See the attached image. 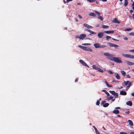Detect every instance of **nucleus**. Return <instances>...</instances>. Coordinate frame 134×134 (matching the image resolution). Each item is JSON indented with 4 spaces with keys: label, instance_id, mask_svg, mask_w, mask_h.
Instances as JSON below:
<instances>
[{
    "label": "nucleus",
    "instance_id": "obj_1",
    "mask_svg": "<svg viewBox=\"0 0 134 134\" xmlns=\"http://www.w3.org/2000/svg\"><path fill=\"white\" fill-rule=\"evenodd\" d=\"M104 55L108 56L106 58L108 59L111 61H114L118 63H122V61L121 60L120 58L119 57H113V55L112 54H110L109 53L107 52L104 53Z\"/></svg>",
    "mask_w": 134,
    "mask_h": 134
},
{
    "label": "nucleus",
    "instance_id": "obj_2",
    "mask_svg": "<svg viewBox=\"0 0 134 134\" xmlns=\"http://www.w3.org/2000/svg\"><path fill=\"white\" fill-rule=\"evenodd\" d=\"M78 47L84 50L88 51L90 52H92V50L90 48L80 45H79Z\"/></svg>",
    "mask_w": 134,
    "mask_h": 134
},
{
    "label": "nucleus",
    "instance_id": "obj_3",
    "mask_svg": "<svg viewBox=\"0 0 134 134\" xmlns=\"http://www.w3.org/2000/svg\"><path fill=\"white\" fill-rule=\"evenodd\" d=\"M122 55L123 57L126 58L134 59V55L129 54H122Z\"/></svg>",
    "mask_w": 134,
    "mask_h": 134
},
{
    "label": "nucleus",
    "instance_id": "obj_4",
    "mask_svg": "<svg viewBox=\"0 0 134 134\" xmlns=\"http://www.w3.org/2000/svg\"><path fill=\"white\" fill-rule=\"evenodd\" d=\"M92 67L94 69L97 70L99 72H103V71L102 70L100 69V68L97 67L95 65H93Z\"/></svg>",
    "mask_w": 134,
    "mask_h": 134
},
{
    "label": "nucleus",
    "instance_id": "obj_5",
    "mask_svg": "<svg viewBox=\"0 0 134 134\" xmlns=\"http://www.w3.org/2000/svg\"><path fill=\"white\" fill-rule=\"evenodd\" d=\"M109 92L110 93L113 95L115 96V98H117L118 97V93H116L115 91H109Z\"/></svg>",
    "mask_w": 134,
    "mask_h": 134
},
{
    "label": "nucleus",
    "instance_id": "obj_6",
    "mask_svg": "<svg viewBox=\"0 0 134 134\" xmlns=\"http://www.w3.org/2000/svg\"><path fill=\"white\" fill-rule=\"evenodd\" d=\"M80 62L81 63V64L85 66H86L89 67L87 65V64L82 60H80Z\"/></svg>",
    "mask_w": 134,
    "mask_h": 134
},
{
    "label": "nucleus",
    "instance_id": "obj_7",
    "mask_svg": "<svg viewBox=\"0 0 134 134\" xmlns=\"http://www.w3.org/2000/svg\"><path fill=\"white\" fill-rule=\"evenodd\" d=\"M104 33L103 32H99L98 33V36L99 38H101L104 36Z\"/></svg>",
    "mask_w": 134,
    "mask_h": 134
},
{
    "label": "nucleus",
    "instance_id": "obj_8",
    "mask_svg": "<svg viewBox=\"0 0 134 134\" xmlns=\"http://www.w3.org/2000/svg\"><path fill=\"white\" fill-rule=\"evenodd\" d=\"M108 44L111 47H115L116 48V47H118V45H116V44H114L113 43H109V42L108 43Z\"/></svg>",
    "mask_w": 134,
    "mask_h": 134
},
{
    "label": "nucleus",
    "instance_id": "obj_9",
    "mask_svg": "<svg viewBox=\"0 0 134 134\" xmlns=\"http://www.w3.org/2000/svg\"><path fill=\"white\" fill-rule=\"evenodd\" d=\"M86 36L85 34H82L80 35V39L81 40H83Z\"/></svg>",
    "mask_w": 134,
    "mask_h": 134
},
{
    "label": "nucleus",
    "instance_id": "obj_10",
    "mask_svg": "<svg viewBox=\"0 0 134 134\" xmlns=\"http://www.w3.org/2000/svg\"><path fill=\"white\" fill-rule=\"evenodd\" d=\"M83 26L85 27H87V28H92V27L90 26L87 24H83Z\"/></svg>",
    "mask_w": 134,
    "mask_h": 134
},
{
    "label": "nucleus",
    "instance_id": "obj_11",
    "mask_svg": "<svg viewBox=\"0 0 134 134\" xmlns=\"http://www.w3.org/2000/svg\"><path fill=\"white\" fill-rule=\"evenodd\" d=\"M100 44L99 43H95L93 45L96 48H99Z\"/></svg>",
    "mask_w": 134,
    "mask_h": 134
},
{
    "label": "nucleus",
    "instance_id": "obj_12",
    "mask_svg": "<svg viewBox=\"0 0 134 134\" xmlns=\"http://www.w3.org/2000/svg\"><path fill=\"white\" fill-rule=\"evenodd\" d=\"M104 33H106L107 34H112L114 32V31L113 30L112 31H104Z\"/></svg>",
    "mask_w": 134,
    "mask_h": 134
},
{
    "label": "nucleus",
    "instance_id": "obj_13",
    "mask_svg": "<svg viewBox=\"0 0 134 134\" xmlns=\"http://www.w3.org/2000/svg\"><path fill=\"white\" fill-rule=\"evenodd\" d=\"M120 94L122 95H126L127 94V93L125 91H121L120 92Z\"/></svg>",
    "mask_w": 134,
    "mask_h": 134
},
{
    "label": "nucleus",
    "instance_id": "obj_14",
    "mask_svg": "<svg viewBox=\"0 0 134 134\" xmlns=\"http://www.w3.org/2000/svg\"><path fill=\"white\" fill-rule=\"evenodd\" d=\"M104 82L107 87H113V86L112 85H110L108 83L106 80H105Z\"/></svg>",
    "mask_w": 134,
    "mask_h": 134
},
{
    "label": "nucleus",
    "instance_id": "obj_15",
    "mask_svg": "<svg viewBox=\"0 0 134 134\" xmlns=\"http://www.w3.org/2000/svg\"><path fill=\"white\" fill-rule=\"evenodd\" d=\"M86 30L91 33V34H90V35H91V34H96V32L94 31H93L90 30H89L88 29H86Z\"/></svg>",
    "mask_w": 134,
    "mask_h": 134
},
{
    "label": "nucleus",
    "instance_id": "obj_16",
    "mask_svg": "<svg viewBox=\"0 0 134 134\" xmlns=\"http://www.w3.org/2000/svg\"><path fill=\"white\" fill-rule=\"evenodd\" d=\"M126 62L127 63V64L128 65H134V63H133L132 62H130L129 61H126Z\"/></svg>",
    "mask_w": 134,
    "mask_h": 134
},
{
    "label": "nucleus",
    "instance_id": "obj_17",
    "mask_svg": "<svg viewBox=\"0 0 134 134\" xmlns=\"http://www.w3.org/2000/svg\"><path fill=\"white\" fill-rule=\"evenodd\" d=\"M93 127L94 128L97 134H100L99 131H98L97 129L96 128V127L94 126H93Z\"/></svg>",
    "mask_w": 134,
    "mask_h": 134
},
{
    "label": "nucleus",
    "instance_id": "obj_18",
    "mask_svg": "<svg viewBox=\"0 0 134 134\" xmlns=\"http://www.w3.org/2000/svg\"><path fill=\"white\" fill-rule=\"evenodd\" d=\"M89 15L90 16L95 17L96 16V15L93 13L91 12L89 13Z\"/></svg>",
    "mask_w": 134,
    "mask_h": 134
},
{
    "label": "nucleus",
    "instance_id": "obj_19",
    "mask_svg": "<svg viewBox=\"0 0 134 134\" xmlns=\"http://www.w3.org/2000/svg\"><path fill=\"white\" fill-rule=\"evenodd\" d=\"M113 22L114 23H116L118 24L120 23V22L118 21L116 18H115L113 21Z\"/></svg>",
    "mask_w": 134,
    "mask_h": 134
},
{
    "label": "nucleus",
    "instance_id": "obj_20",
    "mask_svg": "<svg viewBox=\"0 0 134 134\" xmlns=\"http://www.w3.org/2000/svg\"><path fill=\"white\" fill-rule=\"evenodd\" d=\"M126 104L130 106H131L132 105V103L131 101H128L126 102Z\"/></svg>",
    "mask_w": 134,
    "mask_h": 134
},
{
    "label": "nucleus",
    "instance_id": "obj_21",
    "mask_svg": "<svg viewBox=\"0 0 134 134\" xmlns=\"http://www.w3.org/2000/svg\"><path fill=\"white\" fill-rule=\"evenodd\" d=\"M113 113L115 114H118L119 113V111L118 110H113Z\"/></svg>",
    "mask_w": 134,
    "mask_h": 134
},
{
    "label": "nucleus",
    "instance_id": "obj_22",
    "mask_svg": "<svg viewBox=\"0 0 134 134\" xmlns=\"http://www.w3.org/2000/svg\"><path fill=\"white\" fill-rule=\"evenodd\" d=\"M128 122L131 126H133V123L131 120H128Z\"/></svg>",
    "mask_w": 134,
    "mask_h": 134
},
{
    "label": "nucleus",
    "instance_id": "obj_23",
    "mask_svg": "<svg viewBox=\"0 0 134 134\" xmlns=\"http://www.w3.org/2000/svg\"><path fill=\"white\" fill-rule=\"evenodd\" d=\"M102 91L104 92L107 94V96H110L109 94L106 90H102Z\"/></svg>",
    "mask_w": 134,
    "mask_h": 134
},
{
    "label": "nucleus",
    "instance_id": "obj_24",
    "mask_svg": "<svg viewBox=\"0 0 134 134\" xmlns=\"http://www.w3.org/2000/svg\"><path fill=\"white\" fill-rule=\"evenodd\" d=\"M121 73L122 75L124 76H125L126 73L124 71H121Z\"/></svg>",
    "mask_w": 134,
    "mask_h": 134
},
{
    "label": "nucleus",
    "instance_id": "obj_25",
    "mask_svg": "<svg viewBox=\"0 0 134 134\" xmlns=\"http://www.w3.org/2000/svg\"><path fill=\"white\" fill-rule=\"evenodd\" d=\"M109 104L108 103H106L103 105V107H108L109 105Z\"/></svg>",
    "mask_w": 134,
    "mask_h": 134
},
{
    "label": "nucleus",
    "instance_id": "obj_26",
    "mask_svg": "<svg viewBox=\"0 0 134 134\" xmlns=\"http://www.w3.org/2000/svg\"><path fill=\"white\" fill-rule=\"evenodd\" d=\"M129 82V81H124L123 83L125 84V85H127Z\"/></svg>",
    "mask_w": 134,
    "mask_h": 134
},
{
    "label": "nucleus",
    "instance_id": "obj_27",
    "mask_svg": "<svg viewBox=\"0 0 134 134\" xmlns=\"http://www.w3.org/2000/svg\"><path fill=\"white\" fill-rule=\"evenodd\" d=\"M115 77L118 79H119L120 78V76L118 74H117L115 76Z\"/></svg>",
    "mask_w": 134,
    "mask_h": 134
},
{
    "label": "nucleus",
    "instance_id": "obj_28",
    "mask_svg": "<svg viewBox=\"0 0 134 134\" xmlns=\"http://www.w3.org/2000/svg\"><path fill=\"white\" fill-rule=\"evenodd\" d=\"M102 27L103 28L106 29L108 28L109 26L107 25H103L102 26Z\"/></svg>",
    "mask_w": 134,
    "mask_h": 134
},
{
    "label": "nucleus",
    "instance_id": "obj_29",
    "mask_svg": "<svg viewBox=\"0 0 134 134\" xmlns=\"http://www.w3.org/2000/svg\"><path fill=\"white\" fill-rule=\"evenodd\" d=\"M106 47V45H101L100 44V46H99V48H104L105 47Z\"/></svg>",
    "mask_w": 134,
    "mask_h": 134
},
{
    "label": "nucleus",
    "instance_id": "obj_30",
    "mask_svg": "<svg viewBox=\"0 0 134 134\" xmlns=\"http://www.w3.org/2000/svg\"><path fill=\"white\" fill-rule=\"evenodd\" d=\"M94 12H95L96 14H97V15L98 16H99L100 15V13L96 11H95Z\"/></svg>",
    "mask_w": 134,
    "mask_h": 134
},
{
    "label": "nucleus",
    "instance_id": "obj_31",
    "mask_svg": "<svg viewBox=\"0 0 134 134\" xmlns=\"http://www.w3.org/2000/svg\"><path fill=\"white\" fill-rule=\"evenodd\" d=\"M113 98V96H110L109 97H108L107 99L108 100H111V99H112Z\"/></svg>",
    "mask_w": 134,
    "mask_h": 134
},
{
    "label": "nucleus",
    "instance_id": "obj_32",
    "mask_svg": "<svg viewBox=\"0 0 134 134\" xmlns=\"http://www.w3.org/2000/svg\"><path fill=\"white\" fill-rule=\"evenodd\" d=\"M132 30V29L131 28H126L125 29V30L126 31H130Z\"/></svg>",
    "mask_w": 134,
    "mask_h": 134
},
{
    "label": "nucleus",
    "instance_id": "obj_33",
    "mask_svg": "<svg viewBox=\"0 0 134 134\" xmlns=\"http://www.w3.org/2000/svg\"><path fill=\"white\" fill-rule=\"evenodd\" d=\"M98 19H99L100 20L102 21L103 20V17L101 16H99L98 17Z\"/></svg>",
    "mask_w": 134,
    "mask_h": 134
},
{
    "label": "nucleus",
    "instance_id": "obj_34",
    "mask_svg": "<svg viewBox=\"0 0 134 134\" xmlns=\"http://www.w3.org/2000/svg\"><path fill=\"white\" fill-rule=\"evenodd\" d=\"M128 4V1H125L124 5L125 6H127Z\"/></svg>",
    "mask_w": 134,
    "mask_h": 134
},
{
    "label": "nucleus",
    "instance_id": "obj_35",
    "mask_svg": "<svg viewBox=\"0 0 134 134\" xmlns=\"http://www.w3.org/2000/svg\"><path fill=\"white\" fill-rule=\"evenodd\" d=\"M128 84V85L127 87H128V88H129L130 87L132 83L131 82H129Z\"/></svg>",
    "mask_w": 134,
    "mask_h": 134
},
{
    "label": "nucleus",
    "instance_id": "obj_36",
    "mask_svg": "<svg viewBox=\"0 0 134 134\" xmlns=\"http://www.w3.org/2000/svg\"><path fill=\"white\" fill-rule=\"evenodd\" d=\"M82 45H91V44L90 43H85L84 44H82Z\"/></svg>",
    "mask_w": 134,
    "mask_h": 134
},
{
    "label": "nucleus",
    "instance_id": "obj_37",
    "mask_svg": "<svg viewBox=\"0 0 134 134\" xmlns=\"http://www.w3.org/2000/svg\"><path fill=\"white\" fill-rule=\"evenodd\" d=\"M96 0H87V1L90 2L92 3L95 2Z\"/></svg>",
    "mask_w": 134,
    "mask_h": 134
},
{
    "label": "nucleus",
    "instance_id": "obj_38",
    "mask_svg": "<svg viewBox=\"0 0 134 134\" xmlns=\"http://www.w3.org/2000/svg\"><path fill=\"white\" fill-rule=\"evenodd\" d=\"M106 38L107 40H108L110 39L111 38V37L110 36H107L106 37Z\"/></svg>",
    "mask_w": 134,
    "mask_h": 134
},
{
    "label": "nucleus",
    "instance_id": "obj_39",
    "mask_svg": "<svg viewBox=\"0 0 134 134\" xmlns=\"http://www.w3.org/2000/svg\"><path fill=\"white\" fill-rule=\"evenodd\" d=\"M100 104V102L99 100H97L96 103V104L97 105H99Z\"/></svg>",
    "mask_w": 134,
    "mask_h": 134
},
{
    "label": "nucleus",
    "instance_id": "obj_40",
    "mask_svg": "<svg viewBox=\"0 0 134 134\" xmlns=\"http://www.w3.org/2000/svg\"><path fill=\"white\" fill-rule=\"evenodd\" d=\"M129 35L131 36H134V32H130L129 34Z\"/></svg>",
    "mask_w": 134,
    "mask_h": 134
},
{
    "label": "nucleus",
    "instance_id": "obj_41",
    "mask_svg": "<svg viewBox=\"0 0 134 134\" xmlns=\"http://www.w3.org/2000/svg\"><path fill=\"white\" fill-rule=\"evenodd\" d=\"M120 134H128L126 132H121L120 133Z\"/></svg>",
    "mask_w": 134,
    "mask_h": 134
},
{
    "label": "nucleus",
    "instance_id": "obj_42",
    "mask_svg": "<svg viewBox=\"0 0 134 134\" xmlns=\"http://www.w3.org/2000/svg\"><path fill=\"white\" fill-rule=\"evenodd\" d=\"M108 71L110 74H112L113 73V72L110 70H108Z\"/></svg>",
    "mask_w": 134,
    "mask_h": 134
},
{
    "label": "nucleus",
    "instance_id": "obj_43",
    "mask_svg": "<svg viewBox=\"0 0 134 134\" xmlns=\"http://www.w3.org/2000/svg\"><path fill=\"white\" fill-rule=\"evenodd\" d=\"M125 113H127V114H129L130 113V112L129 110H128L126 111L125 112Z\"/></svg>",
    "mask_w": 134,
    "mask_h": 134
},
{
    "label": "nucleus",
    "instance_id": "obj_44",
    "mask_svg": "<svg viewBox=\"0 0 134 134\" xmlns=\"http://www.w3.org/2000/svg\"><path fill=\"white\" fill-rule=\"evenodd\" d=\"M126 77L127 78H130L131 76H130L129 74H127L126 75Z\"/></svg>",
    "mask_w": 134,
    "mask_h": 134
},
{
    "label": "nucleus",
    "instance_id": "obj_45",
    "mask_svg": "<svg viewBox=\"0 0 134 134\" xmlns=\"http://www.w3.org/2000/svg\"><path fill=\"white\" fill-rule=\"evenodd\" d=\"M105 102V101H104L103 102H102L101 103V104H104V103Z\"/></svg>",
    "mask_w": 134,
    "mask_h": 134
},
{
    "label": "nucleus",
    "instance_id": "obj_46",
    "mask_svg": "<svg viewBox=\"0 0 134 134\" xmlns=\"http://www.w3.org/2000/svg\"><path fill=\"white\" fill-rule=\"evenodd\" d=\"M75 37L76 38H79L80 39V36H79L78 35H77Z\"/></svg>",
    "mask_w": 134,
    "mask_h": 134
},
{
    "label": "nucleus",
    "instance_id": "obj_47",
    "mask_svg": "<svg viewBox=\"0 0 134 134\" xmlns=\"http://www.w3.org/2000/svg\"><path fill=\"white\" fill-rule=\"evenodd\" d=\"M124 39L125 40H128V38L126 37H125L124 38Z\"/></svg>",
    "mask_w": 134,
    "mask_h": 134
},
{
    "label": "nucleus",
    "instance_id": "obj_48",
    "mask_svg": "<svg viewBox=\"0 0 134 134\" xmlns=\"http://www.w3.org/2000/svg\"><path fill=\"white\" fill-rule=\"evenodd\" d=\"M73 0H67L66 2L68 3H69L70 1H72Z\"/></svg>",
    "mask_w": 134,
    "mask_h": 134
},
{
    "label": "nucleus",
    "instance_id": "obj_49",
    "mask_svg": "<svg viewBox=\"0 0 134 134\" xmlns=\"http://www.w3.org/2000/svg\"><path fill=\"white\" fill-rule=\"evenodd\" d=\"M129 51L130 52H134V49L131 50Z\"/></svg>",
    "mask_w": 134,
    "mask_h": 134
},
{
    "label": "nucleus",
    "instance_id": "obj_50",
    "mask_svg": "<svg viewBox=\"0 0 134 134\" xmlns=\"http://www.w3.org/2000/svg\"><path fill=\"white\" fill-rule=\"evenodd\" d=\"M78 16L80 18V19H81L82 18V16L80 15H78Z\"/></svg>",
    "mask_w": 134,
    "mask_h": 134
},
{
    "label": "nucleus",
    "instance_id": "obj_51",
    "mask_svg": "<svg viewBox=\"0 0 134 134\" xmlns=\"http://www.w3.org/2000/svg\"><path fill=\"white\" fill-rule=\"evenodd\" d=\"M78 78H76L75 80V82H76L78 81Z\"/></svg>",
    "mask_w": 134,
    "mask_h": 134
},
{
    "label": "nucleus",
    "instance_id": "obj_52",
    "mask_svg": "<svg viewBox=\"0 0 134 134\" xmlns=\"http://www.w3.org/2000/svg\"><path fill=\"white\" fill-rule=\"evenodd\" d=\"M130 134H134V132L133 131H131L130 132Z\"/></svg>",
    "mask_w": 134,
    "mask_h": 134
},
{
    "label": "nucleus",
    "instance_id": "obj_53",
    "mask_svg": "<svg viewBox=\"0 0 134 134\" xmlns=\"http://www.w3.org/2000/svg\"><path fill=\"white\" fill-rule=\"evenodd\" d=\"M120 108V107H116L115 108V109H119Z\"/></svg>",
    "mask_w": 134,
    "mask_h": 134
},
{
    "label": "nucleus",
    "instance_id": "obj_54",
    "mask_svg": "<svg viewBox=\"0 0 134 134\" xmlns=\"http://www.w3.org/2000/svg\"><path fill=\"white\" fill-rule=\"evenodd\" d=\"M131 95L132 96H134V92L132 93L131 94Z\"/></svg>",
    "mask_w": 134,
    "mask_h": 134
},
{
    "label": "nucleus",
    "instance_id": "obj_55",
    "mask_svg": "<svg viewBox=\"0 0 134 134\" xmlns=\"http://www.w3.org/2000/svg\"><path fill=\"white\" fill-rule=\"evenodd\" d=\"M130 13H132L133 12V10H130Z\"/></svg>",
    "mask_w": 134,
    "mask_h": 134
},
{
    "label": "nucleus",
    "instance_id": "obj_56",
    "mask_svg": "<svg viewBox=\"0 0 134 134\" xmlns=\"http://www.w3.org/2000/svg\"><path fill=\"white\" fill-rule=\"evenodd\" d=\"M132 5L133 6H134V2H133V3L132 4Z\"/></svg>",
    "mask_w": 134,
    "mask_h": 134
},
{
    "label": "nucleus",
    "instance_id": "obj_57",
    "mask_svg": "<svg viewBox=\"0 0 134 134\" xmlns=\"http://www.w3.org/2000/svg\"><path fill=\"white\" fill-rule=\"evenodd\" d=\"M115 100V99H112L111 100L112 101V102H114V101Z\"/></svg>",
    "mask_w": 134,
    "mask_h": 134
},
{
    "label": "nucleus",
    "instance_id": "obj_58",
    "mask_svg": "<svg viewBox=\"0 0 134 134\" xmlns=\"http://www.w3.org/2000/svg\"><path fill=\"white\" fill-rule=\"evenodd\" d=\"M112 39L113 40H114V41H118V40H117L115 39H114V38H112Z\"/></svg>",
    "mask_w": 134,
    "mask_h": 134
},
{
    "label": "nucleus",
    "instance_id": "obj_59",
    "mask_svg": "<svg viewBox=\"0 0 134 134\" xmlns=\"http://www.w3.org/2000/svg\"><path fill=\"white\" fill-rule=\"evenodd\" d=\"M132 18L133 19H134V14H133L132 15Z\"/></svg>",
    "mask_w": 134,
    "mask_h": 134
},
{
    "label": "nucleus",
    "instance_id": "obj_60",
    "mask_svg": "<svg viewBox=\"0 0 134 134\" xmlns=\"http://www.w3.org/2000/svg\"><path fill=\"white\" fill-rule=\"evenodd\" d=\"M99 24H97V25H96V27H99Z\"/></svg>",
    "mask_w": 134,
    "mask_h": 134
},
{
    "label": "nucleus",
    "instance_id": "obj_61",
    "mask_svg": "<svg viewBox=\"0 0 134 134\" xmlns=\"http://www.w3.org/2000/svg\"><path fill=\"white\" fill-rule=\"evenodd\" d=\"M63 2H64V3H65V4L66 2H66L64 0H63Z\"/></svg>",
    "mask_w": 134,
    "mask_h": 134
},
{
    "label": "nucleus",
    "instance_id": "obj_62",
    "mask_svg": "<svg viewBox=\"0 0 134 134\" xmlns=\"http://www.w3.org/2000/svg\"><path fill=\"white\" fill-rule=\"evenodd\" d=\"M75 20L77 22L78 21L77 19L76 18H75Z\"/></svg>",
    "mask_w": 134,
    "mask_h": 134
},
{
    "label": "nucleus",
    "instance_id": "obj_63",
    "mask_svg": "<svg viewBox=\"0 0 134 134\" xmlns=\"http://www.w3.org/2000/svg\"><path fill=\"white\" fill-rule=\"evenodd\" d=\"M117 116L119 117H120L121 116L119 115H117Z\"/></svg>",
    "mask_w": 134,
    "mask_h": 134
},
{
    "label": "nucleus",
    "instance_id": "obj_64",
    "mask_svg": "<svg viewBox=\"0 0 134 134\" xmlns=\"http://www.w3.org/2000/svg\"><path fill=\"white\" fill-rule=\"evenodd\" d=\"M77 4L78 5H81V3H77Z\"/></svg>",
    "mask_w": 134,
    "mask_h": 134
}]
</instances>
